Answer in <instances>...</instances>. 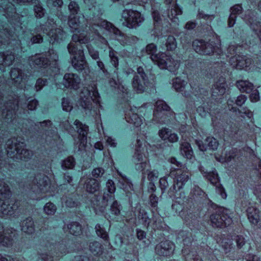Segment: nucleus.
I'll list each match as a JSON object with an SVG mask.
<instances>
[{"label":"nucleus","instance_id":"37","mask_svg":"<svg viewBox=\"0 0 261 261\" xmlns=\"http://www.w3.org/2000/svg\"><path fill=\"white\" fill-rule=\"evenodd\" d=\"M15 59V56L11 51L0 53V65L10 66Z\"/></svg>","mask_w":261,"mask_h":261},{"label":"nucleus","instance_id":"35","mask_svg":"<svg viewBox=\"0 0 261 261\" xmlns=\"http://www.w3.org/2000/svg\"><path fill=\"white\" fill-rule=\"evenodd\" d=\"M10 76L12 80L14 81L15 86L20 87L19 85L24 78V74L21 70L18 68H12L10 72Z\"/></svg>","mask_w":261,"mask_h":261},{"label":"nucleus","instance_id":"19","mask_svg":"<svg viewBox=\"0 0 261 261\" xmlns=\"http://www.w3.org/2000/svg\"><path fill=\"white\" fill-rule=\"evenodd\" d=\"M89 38L87 35L83 33L80 34H74L72 37V41L67 46V49L69 53L73 56L79 57V53L81 51L82 54H84L83 50L79 48L77 45L76 44V42H79L81 44H85L89 42Z\"/></svg>","mask_w":261,"mask_h":261},{"label":"nucleus","instance_id":"61","mask_svg":"<svg viewBox=\"0 0 261 261\" xmlns=\"http://www.w3.org/2000/svg\"><path fill=\"white\" fill-rule=\"evenodd\" d=\"M234 240L235 241L237 246L239 249H241L245 244L246 240L244 236L242 235H238L235 237Z\"/></svg>","mask_w":261,"mask_h":261},{"label":"nucleus","instance_id":"7","mask_svg":"<svg viewBox=\"0 0 261 261\" xmlns=\"http://www.w3.org/2000/svg\"><path fill=\"white\" fill-rule=\"evenodd\" d=\"M30 180L32 179L33 185L30 188L34 192L37 193H51L55 191V187L52 185L49 178L43 174L30 176Z\"/></svg>","mask_w":261,"mask_h":261},{"label":"nucleus","instance_id":"54","mask_svg":"<svg viewBox=\"0 0 261 261\" xmlns=\"http://www.w3.org/2000/svg\"><path fill=\"white\" fill-rule=\"evenodd\" d=\"M166 45L168 50L175 49L177 45L175 38L172 36H169L167 39Z\"/></svg>","mask_w":261,"mask_h":261},{"label":"nucleus","instance_id":"47","mask_svg":"<svg viewBox=\"0 0 261 261\" xmlns=\"http://www.w3.org/2000/svg\"><path fill=\"white\" fill-rule=\"evenodd\" d=\"M157 50L156 46L153 43H150L148 44L146 47V52L147 54L150 55V59L155 63L156 64L157 61H155L153 59V56H160L162 53L159 54H155Z\"/></svg>","mask_w":261,"mask_h":261},{"label":"nucleus","instance_id":"62","mask_svg":"<svg viewBox=\"0 0 261 261\" xmlns=\"http://www.w3.org/2000/svg\"><path fill=\"white\" fill-rule=\"evenodd\" d=\"M159 177V172L157 170L149 171L147 173V178L150 182L157 180Z\"/></svg>","mask_w":261,"mask_h":261},{"label":"nucleus","instance_id":"23","mask_svg":"<svg viewBox=\"0 0 261 261\" xmlns=\"http://www.w3.org/2000/svg\"><path fill=\"white\" fill-rule=\"evenodd\" d=\"M175 249L174 244L169 241H162L156 245L155 253L160 256H170L173 255Z\"/></svg>","mask_w":261,"mask_h":261},{"label":"nucleus","instance_id":"40","mask_svg":"<svg viewBox=\"0 0 261 261\" xmlns=\"http://www.w3.org/2000/svg\"><path fill=\"white\" fill-rule=\"evenodd\" d=\"M12 244V239L11 236H7L5 232L2 224L0 223V246L9 247Z\"/></svg>","mask_w":261,"mask_h":261},{"label":"nucleus","instance_id":"14","mask_svg":"<svg viewBox=\"0 0 261 261\" xmlns=\"http://www.w3.org/2000/svg\"><path fill=\"white\" fill-rule=\"evenodd\" d=\"M147 105V103H145L139 107H130L129 110L125 112V119L126 121L136 127L140 126L143 124L144 118L142 117H140L137 113H143Z\"/></svg>","mask_w":261,"mask_h":261},{"label":"nucleus","instance_id":"58","mask_svg":"<svg viewBox=\"0 0 261 261\" xmlns=\"http://www.w3.org/2000/svg\"><path fill=\"white\" fill-rule=\"evenodd\" d=\"M46 3L47 7L49 8H61L63 4L62 0H46Z\"/></svg>","mask_w":261,"mask_h":261},{"label":"nucleus","instance_id":"4","mask_svg":"<svg viewBox=\"0 0 261 261\" xmlns=\"http://www.w3.org/2000/svg\"><path fill=\"white\" fill-rule=\"evenodd\" d=\"M57 249L56 254L60 256L68 253V248L63 242L55 245L50 243H46L39 246L37 249V255L39 259L42 261H54L53 256L51 255L53 250Z\"/></svg>","mask_w":261,"mask_h":261},{"label":"nucleus","instance_id":"3","mask_svg":"<svg viewBox=\"0 0 261 261\" xmlns=\"http://www.w3.org/2000/svg\"><path fill=\"white\" fill-rule=\"evenodd\" d=\"M6 146L7 156L13 160L27 161L33 155L32 151L25 149V144L15 138L8 140Z\"/></svg>","mask_w":261,"mask_h":261},{"label":"nucleus","instance_id":"51","mask_svg":"<svg viewBox=\"0 0 261 261\" xmlns=\"http://www.w3.org/2000/svg\"><path fill=\"white\" fill-rule=\"evenodd\" d=\"M57 211V206L53 203L48 202L43 207V211L47 215H53Z\"/></svg>","mask_w":261,"mask_h":261},{"label":"nucleus","instance_id":"46","mask_svg":"<svg viewBox=\"0 0 261 261\" xmlns=\"http://www.w3.org/2000/svg\"><path fill=\"white\" fill-rule=\"evenodd\" d=\"M67 228L71 234L79 236L82 233L81 225L77 222H72L67 225Z\"/></svg>","mask_w":261,"mask_h":261},{"label":"nucleus","instance_id":"48","mask_svg":"<svg viewBox=\"0 0 261 261\" xmlns=\"http://www.w3.org/2000/svg\"><path fill=\"white\" fill-rule=\"evenodd\" d=\"M75 165V161L72 156H69L62 162V168L63 169H72Z\"/></svg>","mask_w":261,"mask_h":261},{"label":"nucleus","instance_id":"20","mask_svg":"<svg viewBox=\"0 0 261 261\" xmlns=\"http://www.w3.org/2000/svg\"><path fill=\"white\" fill-rule=\"evenodd\" d=\"M170 109L169 106L163 100H158L155 102L153 112V120L156 123H166V113Z\"/></svg>","mask_w":261,"mask_h":261},{"label":"nucleus","instance_id":"2","mask_svg":"<svg viewBox=\"0 0 261 261\" xmlns=\"http://www.w3.org/2000/svg\"><path fill=\"white\" fill-rule=\"evenodd\" d=\"M82 94L84 95L85 99L83 98L82 99L81 106L84 110L86 114L94 117L95 118L99 117L100 116L99 112L98 113L93 108L91 102V101H93L96 105H98L100 108H102V106L100 105V97L95 86H91L89 89H84Z\"/></svg>","mask_w":261,"mask_h":261},{"label":"nucleus","instance_id":"10","mask_svg":"<svg viewBox=\"0 0 261 261\" xmlns=\"http://www.w3.org/2000/svg\"><path fill=\"white\" fill-rule=\"evenodd\" d=\"M122 24L129 29H136L144 21V16L138 11L125 9L122 13Z\"/></svg>","mask_w":261,"mask_h":261},{"label":"nucleus","instance_id":"59","mask_svg":"<svg viewBox=\"0 0 261 261\" xmlns=\"http://www.w3.org/2000/svg\"><path fill=\"white\" fill-rule=\"evenodd\" d=\"M62 107L64 111L70 112L72 109V106L69 99L67 98H63L62 100Z\"/></svg>","mask_w":261,"mask_h":261},{"label":"nucleus","instance_id":"29","mask_svg":"<svg viewBox=\"0 0 261 261\" xmlns=\"http://www.w3.org/2000/svg\"><path fill=\"white\" fill-rule=\"evenodd\" d=\"M243 8L241 4H236L230 7V15L228 19V25L232 27L236 23L237 15H239L243 12Z\"/></svg>","mask_w":261,"mask_h":261},{"label":"nucleus","instance_id":"31","mask_svg":"<svg viewBox=\"0 0 261 261\" xmlns=\"http://www.w3.org/2000/svg\"><path fill=\"white\" fill-rule=\"evenodd\" d=\"M160 137L164 141H168L170 143L176 142L178 140V137L175 133L167 128H163L159 132Z\"/></svg>","mask_w":261,"mask_h":261},{"label":"nucleus","instance_id":"22","mask_svg":"<svg viewBox=\"0 0 261 261\" xmlns=\"http://www.w3.org/2000/svg\"><path fill=\"white\" fill-rule=\"evenodd\" d=\"M244 19L258 37L261 35V19L257 18L253 12L248 11Z\"/></svg>","mask_w":261,"mask_h":261},{"label":"nucleus","instance_id":"63","mask_svg":"<svg viewBox=\"0 0 261 261\" xmlns=\"http://www.w3.org/2000/svg\"><path fill=\"white\" fill-rule=\"evenodd\" d=\"M89 54L91 58L94 60L99 59V53L97 50H95L91 45H88L87 46Z\"/></svg>","mask_w":261,"mask_h":261},{"label":"nucleus","instance_id":"1","mask_svg":"<svg viewBox=\"0 0 261 261\" xmlns=\"http://www.w3.org/2000/svg\"><path fill=\"white\" fill-rule=\"evenodd\" d=\"M11 196L8 185L0 178V217L12 216L18 208L16 202L10 198Z\"/></svg>","mask_w":261,"mask_h":261},{"label":"nucleus","instance_id":"30","mask_svg":"<svg viewBox=\"0 0 261 261\" xmlns=\"http://www.w3.org/2000/svg\"><path fill=\"white\" fill-rule=\"evenodd\" d=\"M41 127L44 128L46 130V141H50L48 138H53L54 140L57 139L59 137L57 133V129H53L51 127L52 123L50 120H45L42 122H39Z\"/></svg>","mask_w":261,"mask_h":261},{"label":"nucleus","instance_id":"24","mask_svg":"<svg viewBox=\"0 0 261 261\" xmlns=\"http://www.w3.org/2000/svg\"><path fill=\"white\" fill-rule=\"evenodd\" d=\"M63 83L66 88L77 90L80 87L81 79L75 73H67L64 76Z\"/></svg>","mask_w":261,"mask_h":261},{"label":"nucleus","instance_id":"8","mask_svg":"<svg viewBox=\"0 0 261 261\" xmlns=\"http://www.w3.org/2000/svg\"><path fill=\"white\" fill-rule=\"evenodd\" d=\"M11 3H8L7 1H4L2 3L0 6V11L4 12L3 14L10 21V23L12 25H18L20 24V17L19 15L16 12V9L14 5L11 3L13 2L17 4H33V0H9Z\"/></svg>","mask_w":261,"mask_h":261},{"label":"nucleus","instance_id":"43","mask_svg":"<svg viewBox=\"0 0 261 261\" xmlns=\"http://www.w3.org/2000/svg\"><path fill=\"white\" fill-rule=\"evenodd\" d=\"M237 86L242 92L250 93L253 88V85L247 80H240L237 82Z\"/></svg>","mask_w":261,"mask_h":261},{"label":"nucleus","instance_id":"17","mask_svg":"<svg viewBox=\"0 0 261 261\" xmlns=\"http://www.w3.org/2000/svg\"><path fill=\"white\" fill-rule=\"evenodd\" d=\"M199 170L212 185L216 186V193L219 194L223 199H226L227 194L224 188L219 184L220 180L216 171L215 170L212 172H207L205 171L204 168L202 167L199 168Z\"/></svg>","mask_w":261,"mask_h":261},{"label":"nucleus","instance_id":"6","mask_svg":"<svg viewBox=\"0 0 261 261\" xmlns=\"http://www.w3.org/2000/svg\"><path fill=\"white\" fill-rule=\"evenodd\" d=\"M94 25L103 28L111 33H113L115 38L122 45H130L136 42L138 39L135 36H125L120 30L111 23L102 19L98 20Z\"/></svg>","mask_w":261,"mask_h":261},{"label":"nucleus","instance_id":"15","mask_svg":"<svg viewBox=\"0 0 261 261\" xmlns=\"http://www.w3.org/2000/svg\"><path fill=\"white\" fill-rule=\"evenodd\" d=\"M50 24L49 22H47L45 24L40 25L39 27H36L34 30V33H38L43 32L46 33L50 38V42L53 44L55 42H60L65 38V33L61 28L51 29L49 31L46 27H48Z\"/></svg>","mask_w":261,"mask_h":261},{"label":"nucleus","instance_id":"11","mask_svg":"<svg viewBox=\"0 0 261 261\" xmlns=\"http://www.w3.org/2000/svg\"><path fill=\"white\" fill-rule=\"evenodd\" d=\"M144 147L140 139L137 140L135 151L132 158V162L137 171H143L147 166V156L144 152Z\"/></svg>","mask_w":261,"mask_h":261},{"label":"nucleus","instance_id":"44","mask_svg":"<svg viewBox=\"0 0 261 261\" xmlns=\"http://www.w3.org/2000/svg\"><path fill=\"white\" fill-rule=\"evenodd\" d=\"M180 152L183 156L189 159H191L193 155V151L191 145L188 142L181 143Z\"/></svg>","mask_w":261,"mask_h":261},{"label":"nucleus","instance_id":"52","mask_svg":"<svg viewBox=\"0 0 261 261\" xmlns=\"http://www.w3.org/2000/svg\"><path fill=\"white\" fill-rule=\"evenodd\" d=\"M121 210V205L119 203L117 200L113 201L110 206L111 213L112 215L117 216L120 214Z\"/></svg>","mask_w":261,"mask_h":261},{"label":"nucleus","instance_id":"9","mask_svg":"<svg viewBox=\"0 0 261 261\" xmlns=\"http://www.w3.org/2000/svg\"><path fill=\"white\" fill-rule=\"evenodd\" d=\"M58 60V56L54 49H49L47 52L43 54H36L30 57L29 59L31 66L38 67L46 68L51 64V62H55Z\"/></svg>","mask_w":261,"mask_h":261},{"label":"nucleus","instance_id":"12","mask_svg":"<svg viewBox=\"0 0 261 261\" xmlns=\"http://www.w3.org/2000/svg\"><path fill=\"white\" fill-rule=\"evenodd\" d=\"M152 58L157 61L156 64L161 69H167L171 72H174L179 67V61L174 60L165 53H161L160 56H153Z\"/></svg>","mask_w":261,"mask_h":261},{"label":"nucleus","instance_id":"42","mask_svg":"<svg viewBox=\"0 0 261 261\" xmlns=\"http://www.w3.org/2000/svg\"><path fill=\"white\" fill-rule=\"evenodd\" d=\"M0 46L10 43V40L13 37V32L8 31L6 28L3 32L0 31Z\"/></svg>","mask_w":261,"mask_h":261},{"label":"nucleus","instance_id":"60","mask_svg":"<svg viewBox=\"0 0 261 261\" xmlns=\"http://www.w3.org/2000/svg\"><path fill=\"white\" fill-rule=\"evenodd\" d=\"M138 217L142 221L144 225H148L150 223V219H149L147 214L144 211H140Z\"/></svg>","mask_w":261,"mask_h":261},{"label":"nucleus","instance_id":"32","mask_svg":"<svg viewBox=\"0 0 261 261\" xmlns=\"http://www.w3.org/2000/svg\"><path fill=\"white\" fill-rule=\"evenodd\" d=\"M182 10L176 4L173 5L167 13L169 19L175 24H178L179 21L178 16L182 14Z\"/></svg>","mask_w":261,"mask_h":261},{"label":"nucleus","instance_id":"34","mask_svg":"<svg viewBox=\"0 0 261 261\" xmlns=\"http://www.w3.org/2000/svg\"><path fill=\"white\" fill-rule=\"evenodd\" d=\"M121 177L118 179V184L120 188L122 189L126 192H130L133 190V185L126 176L122 174L120 172H117Z\"/></svg>","mask_w":261,"mask_h":261},{"label":"nucleus","instance_id":"39","mask_svg":"<svg viewBox=\"0 0 261 261\" xmlns=\"http://www.w3.org/2000/svg\"><path fill=\"white\" fill-rule=\"evenodd\" d=\"M259 211L255 206H249L247 210V214L249 221L253 224H256L259 220Z\"/></svg>","mask_w":261,"mask_h":261},{"label":"nucleus","instance_id":"27","mask_svg":"<svg viewBox=\"0 0 261 261\" xmlns=\"http://www.w3.org/2000/svg\"><path fill=\"white\" fill-rule=\"evenodd\" d=\"M79 54V57L75 56L71 58V64L75 70L81 71L86 67L87 63L84 54L81 51Z\"/></svg>","mask_w":261,"mask_h":261},{"label":"nucleus","instance_id":"50","mask_svg":"<svg viewBox=\"0 0 261 261\" xmlns=\"http://www.w3.org/2000/svg\"><path fill=\"white\" fill-rule=\"evenodd\" d=\"M109 48L110 49L109 57L111 60V63L115 68L117 69L119 65V61L116 55L117 53L110 46H109Z\"/></svg>","mask_w":261,"mask_h":261},{"label":"nucleus","instance_id":"53","mask_svg":"<svg viewBox=\"0 0 261 261\" xmlns=\"http://www.w3.org/2000/svg\"><path fill=\"white\" fill-rule=\"evenodd\" d=\"M34 11L35 16L37 18H42L45 13V10L41 6V4L39 3L38 4L35 5L34 7Z\"/></svg>","mask_w":261,"mask_h":261},{"label":"nucleus","instance_id":"28","mask_svg":"<svg viewBox=\"0 0 261 261\" xmlns=\"http://www.w3.org/2000/svg\"><path fill=\"white\" fill-rule=\"evenodd\" d=\"M226 87L225 79L222 76L220 77L214 85L212 95L214 96L217 95H223L226 92Z\"/></svg>","mask_w":261,"mask_h":261},{"label":"nucleus","instance_id":"55","mask_svg":"<svg viewBox=\"0 0 261 261\" xmlns=\"http://www.w3.org/2000/svg\"><path fill=\"white\" fill-rule=\"evenodd\" d=\"M68 10L70 13V15L75 16L80 11V7L75 2L71 1L68 5Z\"/></svg>","mask_w":261,"mask_h":261},{"label":"nucleus","instance_id":"5","mask_svg":"<svg viewBox=\"0 0 261 261\" xmlns=\"http://www.w3.org/2000/svg\"><path fill=\"white\" fill-rule=\"evenodd\" d=\"M193 47L200 55H209L215 53L220 58L223 56L219 40L217 42H206L202 40H195L193 42Z\"/></svg>","mask_w":261,"mask_h":261},{"label":"nucleus","instance_id":"38","mask_svg":"<svg viewBox=\"0 0 261 261\" xmlns=\"http://www.w3.org/2000/svg\"><path fill=\"white\" fill-rule=\"evenodd\" d=\"M21 230L28 234H32L35 231V225L33 219L28 217L21 223Z\"/></svg>","mask_w":261,"mask_h":261},{"label":"nucleus","instance_id":"16","mask_svg":"<svg viewBox=\"0 0 261 261\" xmlns=\"http://www.w3.org/2000/svg\"><path fill=\"white\" fill-rule=\"evenodd\" d=\"M191 174L188 170L187 168L184 167L180 170L175 171L174 174V185L172 188H170L169 194L170 196L172 195L174 191H176V187L178 190H180L183 188L186 183L189 180Z\"/></svg>","mask_w":261,"mask_h":261},{"label":"nucleus","instance_id":"25","mask_svg":"<svg viewBox=\"0 0 261 261\" xmlns=\"http://www.w3.org/2000/svg\"><path fill=\"white\" fill-rule=\"evenodd\" d=\"M76 126L77 133L79 135L80 143L79 146V150H81L85 147L87 142V135L89 130L87 125L82 124L79 120H76L74 122Z\"/></svg>","mask_w":261,"mask_h":261},{"label":"nucleus","instance_id":"36","mask_svg":"<svg viewBox=\"0 0 261 261\" xmlns=\"http://www.w3.org/2000/svg\"><path fill=\"white\" fill-rule=\"evenodd\" d=\"M173 87L178 92H184L182 94L186 97L190 96V93L189 92L184 91L186 89V86L187 83L179 77H176L173 80Z\"/></svg>","mask_w":261,"mask_h":261},{"label":"nucleus","instance_id":"21","mask_svg":"<svg viewBox=\"0 0 261 261\" xmlns=\"http://www.w3.org/2000/svg\"><path fill=\"white\" fill-rule=\"evenodd\" d=\"M229 63L233 68L247 70L252 64V60L245 56L236 55L230 58Z\"/></svg>","mask_w":261,"mask_h":261},{"label":"nucleus","instance_id":"56","mask_svg":"<svg viewBox=\"0 0 261 261\" xmlns=\"http://www.w3.org/2000/svg\"><path fill=\"white\" fill-rule=\"evenodd\" d=\"M197 17L198 19H203L207 21H211L215 18V15L212 14H205L204 11L202 10H200V9L198 11V14L197 15Z\"/></svg>","mask_w":261,"mask_h":261},{"label":"nucleus","instance_id":"49","mask_svg":"<svg viewBox=\"0 0 261 261\" xmlns=\"http://www.w3.org/2000/svg\"><path fill=\"white\" fill-rule=\"evenodd\" d=\"M89 249L94 255H99L102 253L101 245L97 241H94L90 243Z\"/></svg>","mask_w":261,"mask_h":261},{"label":"nucleus","instance_id":"26","mask_svg":"<svg viewBox=\"0 0 261 261\" xmlns=\"http://www.w3.org/2000/svg\"><path fill=\"white\" fill-rule=\"evenodd\" d=\"M87 20L82 16H71L69 15L68 19V24L72 32L80 29H84L87 27Z\"/></svg>","mask_w":261,"mask_h":261},{"label":"nucleus","instance_id":"45","mask_svg":"<svg viewBox=\"0 0 261 261\" xmlns=\"http://www.w3.org/2000/svg\"><path fill=\"white\" fill-rule=\"evenodd\" d=\"M97 235L105 241H109V237L108 232L105 228L99 224H97L95 227Z\"/></svg>","mask_w":261,"mask_h":261},{"label":"nucleus","instance_id":"13","mask_svg":"<svg viewBox=\"0 0 261 261\" xmlns=\"http://www.w3.org/2000/svg\"><path fill=\"white\" fill-rule=\"evenodd\" d=\"M210 220L213 227L220 228L228 226L232 222L231 218L227 214V210L224 209H219L212 214Z\"/></svg>","mask_w":261,"mask_h":261},{"label":"nucleus","instance_id":"41","mask_svg":"<svg viewBox=\"0 0 261 261\" xmlns=\"http://www.w3.org/2000/svg\"><path fill=\"white\" fill-rule=\"evenodd\" d=\"M182 253L185 256V261H202L196 251H189L187 248H184L182 250Z\"/></svg>","mask_w":261,"mask_h":261},{"label":"nucleus","instance_id":"18","mask_svg":"<svg viewBox=\"0 0 261 261\" xmlns=\"http://www.w3.org/2000/svg\"><path fill=\"white\" fill-rule=\"evenodd\" d=\"M137 71V74L133 79L132 86L138 93H142L144 91L148 83V77L142 67H138Z\"/></svg>","mask_w":261,"mask_h":261},{"label":"nucleus","instance_id":"33","mask_svg":"<svg viewBox=\"0 0 261 261\" xmlns=\"http://www.w3.org/2000/svg\"><path fill=\"white\" fill-rule=\"evenodd\" d=\"M84 188L87 192L89 193H94L99 191L100 184L97 180L90 178L86 181Z\"/></svg>","mask_w":261,"mask_h":261},{"label":"nucleus","instance_id":"64","mask_svg":"<svg viewBox=\"0 0 261 261\" xmlns=\"http://www.w3.org/2000/svg\"><path fill=\"white\" fill-rule=\"evenodd\" d=\"M106 188L108 192L114 194L116 191V187L114 182L111 179H109L106 183Z\"/></svg>","mask_w":261,"mask_h":261},{"label":"nucleus","instance_id":"57","mask_svg":"<svg viewBox=\"0 0 261 261\" xmlns=\"http://www.w3.org/2000/svg\"><path fill=\"white\" fill-rule=\"evenodd\" d=\"M205 141L207 143V146L210 149L215 150L218 146V142L216 139L212 137H208L206 138Z\"/></svg>","mask_w":261,"mask_h":261}]
</instances>
